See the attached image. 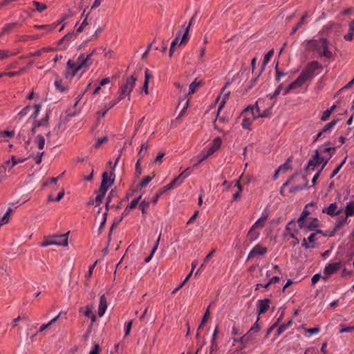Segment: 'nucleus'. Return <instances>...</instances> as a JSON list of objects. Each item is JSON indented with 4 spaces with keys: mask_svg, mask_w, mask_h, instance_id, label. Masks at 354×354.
I'll return each instance as SVG.
<instances>
[{
    "mask_svg": "<svg viewBox=\"0 0 354 354\" xmlns=\"http://www.w3.org/2000/svg\"><path fill=\"white\" fill-rule=\"evenodd\" d=\"M335 150V147H328L326 145H321L315 150L312 158L308 160L306 169L314 170L315 167L322 164L321 170H323Z\"/></svg>",
    "mask_w": 354,
    "mask_h": 354,
    "instance_id": "obj_1",
    "label": "nucleus"
},
{
    "mask_svg": "<svg viewBox=\"0 0 354 354\" xmlns=\"http://www.w3.org/2000/svg\"><path fill=\"white\" fill-rule=\"evenodd\" d=\"M263 103V100L259 99L254 106L251 108L248 107L244 111V114L245 115L244 118L242 120L241 126L245 129H250V127L252 124V121L256 118H266L268 117L270 113V109H266L261 111L260 108L261 104Z\"/></svg>",
    "mask_w": 354,
    "mask_h": 354,
    "instance_id": "obj_2",
    "label": "nucleus"
},
{
    "mask_svg": "<svg viewBox=\"0 0 354 354\" xmlns=\"http://www.w3.org/2000/svg\"><path fill=\"white\" fill-rule=\"evenodd\" d=\"M92 63L93 61L91 59V55L84 56V54H80L76 62H74L71 59H68L67 62L66 77H73L80 70L86 71L91 66Z\"/></svg>",
    "mask_w": 354,
    "mask_h": 354,
    "instance_id": "obj_3",
    "label": "nucleus"
},
{
    "mask_svg": "<svg viewBox=\"0 0 354 354\" xmlns=\"http://www.w3.org/2000/svg\"><path fill=\"white\" fill-rule=\"evenodd\" d=\"M328 44L326 39H318L306 41L304 45L306 50L317 54L319 57L330 59L333 54L328 49Z\"/></svg>",
    "mask_w": 354,
    "mask_h": 354,
    "instance_id": "obj_4",
    "label": "nucleus"
},
{
    "mask_svg": "<svg viewBox=\"0 0 354 354\" xmlns=\"http://www.w3.org/2000/svg\"><path fill=\"white\" fill-rule=\"evenodd\" d=\"M69 232L53 236H48L44 238V241L40 243L41 247L50 245L66 246L68 245V235Z\"/></svg>",
    "mask_w": 354,
    "mask_h": 354,
    "instance_id": "obj_5",
    "label": "nucleus"
},
{
    "mask_svg": "<svg viewBox=\"0 0 354 354\" xmlns=\"http://www.w3.org/2000/svg\"><path fill=\"white\" fill-rule=\"evenodd\" d=\"M137 78V75L133 74L127 79L126 83L122 85L119 89V100H122L126 97H128L129 100H130V95L136 85Z\"/></svg>",
    "mask_w": 354,
    "mask_h": 354,
    "instance_id": "obj_6",
    "label": "nucleus"
},
{
    "mask_svg": "<svg viewBox=\"0 0 354 354\" xmlns=\"http://www.w3.org/2000/svg\"><path fill=\"white\" fill-rule=\"evenodd\" d=\"M322 70V66L318 62L313 61L308 64L307 66L302 72L308 80H312L320 73Z\"/></svg>",
    "mask_w": 354,
    "mask_h": 354,
    "instance_id": "obj_7",
    "label": "nucleus"
},
{
    "mask_svg": "<svg viewBox=\"0 0 354 354\" xmlns=\"http://www.w3.org/2000/svg\"><path fill=\"white\" fill-rule=\"evenodd\" d=\"M259 319H260V317H258L255 323L253 324V326L251 327V328L245 334V338H246V344H252L257 339L258 334L260 331V326L259 324Z\"/></svg>",
    "mask_w": 354,
    "mask_h": 354,
    "instance_id": "obj_8",
    "label": "nucleus"
},
{
    "mask_svg": "<svg viewBox=\"0 0 354 354\" xmlns=\"http://www.w3.org/2000/svg\"><path fill=\"white\" fill-rule=\"evenodd\" d=\"M354 214V201L350 200L347 203L344 211V216H341L339 218V223L343 224L347 223L348 216H351Z\"/></svg>",
    "mask_w": 354,
    "mask_h": 354,
    "instance_id": "obj_9",
    "label": "nucleus"
},
{
    "mask_svg": "<svg viewBox=\"0 0 354 354\" xmlns=\"http://www.w3.org/2000/svg\"><path fill=\"white\" fill-rule=\"evenodd\" d=\"M229 82L226 83L225 86L222 89V92L221 94L217 97L216 101L219 102L218 107V114L220 113V111L223 109V108L225 106V104L230 96V92H226L225 93V90L228 86Z\"/></svg>",
    "mask_w": 354,
    "mask_h": 354,
    "instance_id": "obj_10",
    "label": "nucleus"
},
{
    "mask_svg": "<svg viewBox=\"0 0 354 354\" xmlns=\"http://www.w3.org/2000/svg\"><path fill=\"white\" fill-rule=\"evenodd\" d=\"M343 208L338 207L335 203H330L328 207L324 208L322 213L327 214L330 216H335L339 214L342 212Z\"/></svg>",
    "mask_w": 354,
    "mask_h": 354,
    "instance_id": "obj_11",
    "label": "nucleus"
},
{
    "mask_svg": "<svg viewBox=\"0 0 354 354\" xmlns=\"http://www.w3.org/2000/svg\"><path fill=\"white\" fill-rule=\"evenodd\" d=\"M342 267V263L340 262H335L328 263L325 266L324 268V274L326 275V277H322L323 279H326L328 276H330L337 271H338Z\"/></svg>",
    "mask_w": 354,
    "mask_h": 354,
    "instance_id": "obj_12",
    "label": "nucleus"
},
{
    "mask_svg": "<svg viewBox=\"0 0 354 354\" xmlns=\"http://www.w3.org/2000/svg\"><path fill=\"white\" fill-rule=\"evenodd\" d=\"M188 169H189V168H187L186 169H185L177 177H176L174 179H173L170 182V183L168 184L171 189L176 187L180 186V185H181L183 183L185 179L187 176H189V174H187L184 176V174H185Z\"/></svg>",
    "mask_w": 354,
    "mask_h": 354,
    "instance_id": "obj_13",
    "label": "nucleus"
},
{
    "mask_svg": "<svg viewBox=\"0 0 354 354\" xmlns=\"http://www.w3.org/2000/svg\"><path fill=\"white\" fill-rule=\"evenodd\" d=\"M270 301L269 299H259L257 301V307L259 316L265 313L268 310Z\"/></svg>",
    "mask_w": 354,
    "mask_h": 354,
    "instance_id": "obj_14",
    "label": "nucleus"
},
{
    "mask_svg": "<svg viewBox=\"0 0 354 354\" xmlns=\"http://www.w3.org/2000/svg\"><path fill=\"white\" fill-rule=\"evenodd\" d=\"M266 247L261 246L260 245H255L250 252L248 259L258 255H263L267 252Z\"/></svg>",
    "mask_w": 354,
    "mask_h": 354,
    "instance_id": "obj_15",
    "label": "nucleus"
},
{
    "mask_svg": "<svg viewBox=\"0 0 354 354\" xmlns=\"http://www.w3.org/2000/svg\"><path fill=\"white\" fill-rule=\"evenodd\" d=\"M198 11H196L195 14L194 15V16L191 18L189 22V24L187 25V26L185 28V31H184V33L181 37V39H180V44H186L188 40H189V29H190V27L192 26V25L193 24L194 21V19L198 14Z\"/></svg>",
    "mask_w": 354,
    "mask_h": 354,
    "instance_id": "obj_16",
    "label": "nucleus"
},
{
    "mask_svg": "<svg viewBox=\"0 0 354 354\" xmlns=\"http://www.w3.org/2000/svg\"><path fill=\"white\" fill-rule=\"evenodd\" d=\"M222 140L219 137L215 138L212 142L211 147L209 148V149L207 151L206 155L209 157L211 155H212L215 151H216L221 145Z\"/></svg>",
    "mask_w": 354,
    "mask_h": 354,
    "instance_id": "obj_17",
    "label": "nucleus"
},
{
    "mask_svg": "<svg viewBox=\"0 0 354 354\" xmlns=\"http://www.w3.org/2000/svg\"><path fill=\"white\" fill-rule=\"evenodd\" d=\"M295 226V221L293 220L290 221L286 227V232L284 233V236L289 239V238H293L297 239V243H299V240L295 236V232L293 230V227Z\"/></svg>",
    "mask_w": 354,
    "mask_h": 354,
    "instance_id": "obj_18",
    "label": "nucleus"
},
{
    "mask_svg": "<svg viewBox=\"0 0 354 354\" xmlns=\"http://www.w3.org/2000/svg\"><path fill=\"white\" fill-rule=\"evenodd\" d=\"M102 178L101 184L103 185V186H108L110 187L114 183L115 180V174H111V175L109 176L108 173L106 171H104L102 174Z\"/></svg>",
    "mask_w": 354,
    "mask_h": 354,
    "instance_id": "obj_19",
    "label": "nucleus"
},
{
    "mask_svg": "<svg viewBox=\"0 0 354 354\" xmlns=\"http://www.w3.org/2000/svg\"><path fill=\"white\" fill-rule=\"evenodd\" d=\"M107 308L106 298L104 295H102L100 298V303L98 306V315L102 317Z\"/></svg>",
    "mask_w": 354,
    "mask_h": 354,
    "instance_id": "obj_20",
    "label": "nucleus"
},
{
    "mask_svg": "<svg viewBox=\"0 0 354 354\" xmlns=\"http://www.w3.org/2000/svg\"><path fill=\"white\" fill-rule=\"evenodd\" d=\"M93 305H88L85 307L84 310L82 308L80 309V313H83L86 317H90L91 322L94 323L96 321V316L92 313Z\"/></svg>",
    "mask_w": 354,
    "mask_h": 354,
    "instance_id": "obj_21",
    "label": "nucleus"
},
{
    "mask_svg": "<svg viewBox=\"0 0 354 354\" xmlns=\"http://www.w3.org/2000/svg\"><path fill=\"white\" fill-rule=\"evenodd\" d=\"M322 231L321 230H317V232H313V233H311L310 234V236L308 237V239H304L303 240V243H302V246L304 247L306 249H308V248H313V246L310 245L308 243H307V241H308V243H313L316 239H315V236L317 234H319L321 233Z\"/></svg>",
    "mask_w": 354,
    "mask_h": 354,
    "instance_id": "obj_22",
    "label": "nucleus"
},
{
    "mask_svg": "<svg viewBox=\"0 0 354 354\" xmlns=\"http://www.w3.org/2000/svg\"><path fill=\"white\" fill-rule=\"evenodd\" d=\"M308 80V79L305 75V74L303 72H301V74L298 76V77L294 82H292L291 84H292V86L295 88H297L298 87L301 86L303 85V84Z\"/></svg>",
    "mask_w": 354,
    "mask_h": 354,
    "instance_id": "obj_23",
    "label": "nucleus"
},
{
    "mask_svg": "<svg viewBox=\"0 0 354 354\" xmlns=\"http://www.w3.org/2000/svg\"><path fill=\"white\" fill-rule=\"evenodd\" d=\"M318 220L316 218H310L308 220H306L304 223V227L309 230H313L318 227Z\"/></svg>",
    "mask_w": 354,
    "mask_h": 354,
    "instance_id": "obj_24",
    "label": "nucleus"
},
{
    "mask_svg": "<svg viewBox=\"0 0 354 354\" xmlns=\"http://www.w3.org/2000/svg\"><path fill=\"white\" fill-rule=\"evenodd\" d=\"M259 236V232L257 230V227L252 225L248 234V239L250 240V241L252 242L257 240Z\"/></svg>",
    "mask_w": 354,
    "mask_h": 354,
    "instance_id": "obj_25",
    "label": "nucleus"
},
{
    "mask_svg": "<svg viewBox=\"0 0 354 354\" xmlns=\"http://www.w3.org/2000/svg\"><path fill=\"white\" fill-rule=\"evenodd\" d=\"M17 26L16 23H10L6 24L0 31V37H3L6 35L9 34Z\"/></svg>",
    "mask_w": 354,
    "mask_h": 354,
    "instance_id": "obj_26",
    "label": "nucleus"
},
{
    "mask_svg": "<svg viewBox=\"0 0 354 354\" xmlns=\"http://www.w3.org/2000/svg\"><path fill=\"white\" fill-rule=\"evenodd\" d=\"M268 217V214L266 212H263L261 216L254 223L253 226L257 228H263Z\"/></svg>",
    "mask_w": 354,
    "mask_h": 354,
    "instance_id": "obj_27",
    "label": "nucleus"
},
{
    "mask_svg": "<svg viewBox=\"0 0 354 354\" xmlns=\"http://www.w3.org/2000/svg\"><path fill=\"white\" fill-rule=\"evenodd\" d=\"M180 32H178L176 37L173 39L171 44L170 49H169V57L172 56L173 52L174 51L176 46H180V41L179 42Z\"/></svg>",
    "mask_w": 354,
    "mask_h": 354,
    "instance_id": "obj_28",
    "label": "nucleus"
},
{
    "mask_svg": "<svg viewBox=\"0 0 354 354\" xmlns=\"http://www.w3.org/2000/svg\"><path fill=\"white\" fill-rule=\"evenodd\" d=\"M309 214H310V212L306 209V207L305 209L303 210L301 216H299V218L297 220V223H298L300 228L304 227V223H306L305 218Z\"/></svg>",
    "mask_w": 354,
    "mask_h": 354,
    "instance_id": "obj_29",
    "label": "nucleus"
},
{
    "mask_svg": "<svg viewBox=\"0 0 354 354\" xmlns=\"http://www.w3.org/2000/svg\"><path fill=\"white\" fill-rule=\"evenodd\" d=\"M201 84V81H198L197 79H195L190 84L189 87L188 94L191 95L195 93V91L198 89Z\"/></svg>",
    "mask_w": 354,
    "mask_h": 354,
    "instance_id": "obj_30",
    "label": "nucleus"
},
{
    "mask_svg": "<svg viewBox=\"0 0 354 354\" xmlns=\"http://www.w3.org/2000/svg\"><path fill=\"white\" fill-rule=\"evenodd\" d=\"M160 239V235L158 236V239L156 240V243H155V245H153V248H152V250H151V253H150L149 256H148L147 257H146V258L145 259V263H149V262L151 260V259H152V257H153V254H155V252H156V250H157V249H158V245H159Z\"/></svg>",
    "mask_w": 354,
    "mask_h": 354,
    "instance_id": "obj_31",
    "label": "nucleus"
},
{
    "mask_svg": "<svg viewBox=\"0 0 354 354\" xmlns=\"http://www.w3.org/2000/svg\"><path fill=\"white\" fill-rule=\"evenodd\" d=\"M292 325V320H289L286 324H282L279 326L277 331V336L281 335L285 330H286Z\"/></svg>",
    "mask_w": 354,
    "mask_h": 354,
    "instance_id": "obj_32",
    "label": "nucleus"
},
{
    "mask_svg": "<svg viewBox=\"0 0 354 354\" xmlns=\"http://www.w3.org/2000/svg\"><path fill=\"white\" fill-rule=\"evenodd\" d=\"M307 13L303 15L299 22L295 27L292 28L290 35L295 34L297 31V30H299L304 24V20L307 17Z\"/></svg>",
    "mask_w": 354,
    "mask_h": 354,
    "instance_id": "obj_33",
    "label": "nucleus"
},
{
    "mask_svg": "<svg viewBox=\"0 0 354 354\" xmlns=\"http://www.w3.org/2000/svg\"><path fill=\"white\" fill-rule=\"evenodd\" d=\"M354 35V21L349 24V32L344 35V39L347 41H351Z\"/></svg>",
    "mask_w": 354,
    "mask_h": 354,
    "instance_id": "obj_34",
    "label": "nucleus"
},
{
    "mask_svg": "<svg viewBox=\"0 0 354 354\" xmlns=\"http://www.w3.org/2000/svg\"><path fill=\"white\" fill-rule=\"evenodd\" d=\"M16 53L15 52L8 50H3L0 49V59H5L10 56L15 55Z\"/></svg>",
    "mask_w": 354,
    "mask_h": 354,
    "instance_id": "obj_35",
    "label": "nucleus"
},
{
    "mask_svg": "<svg viewBox=\"0 0 354 354\" xmlns=\"http://www.w3.org/2000/svg\"><path fill=\"white\" fill-rule=\"evenodd\" d=\"M39 149H43L45 145V138L42 135H37L35 140Z\"/></svg>",
    "mask_w": 354,
    "mask_h": 354,
    "instance_id": "obj_36",
    "label": "nucleus"
},
{
    "mask_svg": "<svg viewBox=\"0 0 354 354\" xmlns=\"http://www.w3.org/2000/svg\"><path fill=\"white\" fill-rule=\"evenodd\" d=\"M140 198L141 196H139L133 199L129 205L125 208V212L130 211L131 209L135 208L138 205Z\"/></svg>",
    "mask_w": 354,
    "mask_h": 354,
    "instance_id": "obj_37",
    "label": "nucleus"
},
{
    "mask_svg": "<svg viewBox=\"0 0 354 354\" xmlns=\"http://www.w3.org/2000/svg\"><path fill=\"white\" fill-rule=\"evenodd\" d=\"M274 54V50L272 49L269 50L264 56L263 61V70L265 68V66L267 65V64L270 62L272 56Z\"/></svg>",
    "mask_w": 354,
    "mask_h": 354,
    "instance_id": "obj_38",
    "label": "nucleus"
},
{
    "mask_svg": "<svg viewBox=\"0 0 354 354\" xmlns=\"http://www.w3.org/2000/svg\"><path fill=\"white\" fill-rule=\"evenodd\" d=\"M12 209L9 207L3 216L0 218V222L2 225L6 224L9 221V216L12 212Z\"/></svg>",
    "mask_w": 354,
    "mask_h": 354,
    "instance_id": "obj_39",
    "label": "nucleus"
},
{
    "mask_svg": "<svg viewBox=\"0 0 354 354\" xmlns=\"http://www.w3.org/2000/svg\"><path fill=\"white\" fill-rule=\"evenodd\" d=\"M192 274V272H190L187 275V277H185L184 281L183 282H181V283L178 287H176V288H174L173 290V291L171 292V294L176 293L180 288H182L183 287V286L187 283V281L189 279V278L191 277Z\"/></svg>",
    "mask_w": 354,
    "mask_h": 354,
    "instance_id": "obj_40",
    "label": "nucleus"
},
{
    "mask_svg": "<svg viewBox=\"0 0 354 354\" xmlns=\"http://www.w3.org/2000/svg\"><path fill=\"white\" fill-rule=\"evenodd\" d=\"M32 3L35 7V10L39 12H41L46 9V6L44 3L36 1H34Z\"/></svg>",
    "mask_w": 354,
    "mask_h": 354,
    "instance_id": "obj_41",
    "label": "nucleus"
},
{
    "mask_svg": "<svg viewBox=\"0 0 354 354\" xmlns=\"http://www.w3.org/2000/svg\"><path fill=\"white\" fill-rule=\"evenodd\" d=\"M31 109V106L30 105H27L26 107H24V109H22L18 113L17 115V117L19 118V120H21L22 118H24V116H26L29 110Z\"/></svg>",
    "mask_w": 354,
    "mask_h": 354,
    "instance_id": "obj_42",
    "label": "nucleus"
},
{
    "mask_svg": "<svg viewBox=\"0 0 354 354\" xmlns=\"http://www.w3.org/2000/svg\"><path fill=\"white\" fill-rule=\"evenodd\" d=\"M149 206V203L148 201H146L145 200H144L140 203L139 208L141 209L142 213L143 214L146 213Z\"/></svg>",
    "mask_w": 354,
    "mask_h": 354,
    "instance_id": "obj_43",
    "label": "nucleus"
},
{
    "mask_svg": "<svg viewBox=\"0 0 354 354\" xmlns=\"http://www.w3.org/2000/svg\"><path fill=\"white\" fill-rule=\"evenodd\" d=\"M155 175L153 174L151 176H145L143 180L140 183V185L142 187H146L151 181V180L154 178Z\"/></svg>",
    "mask_w": 354,
    "mask_h": 354,
    "instance_id": "obj_44",
    "label": "nucleus"
},
{
    "mask_svg": "<svg viewBox=\"0 0 354 354\" xmlns=\"http://www.w3.org/2000/svg\"><path fill=\"white\" fill-rule=\"evenodd\" d=\"M33 27H34V28H36V29L46 30V31H48V32L51 31L55 28V26H54L53 27H50V25H35Z\"/></svg>",
    "mask_w": 354,
    "mask_h": 354,
    "instance_id": "obj_45",
    "label": "nucleus"
},
{
    "mask_svg": "<svg viewBox=\"0 0 354 354\" xmlns=\"http://www.w3.org/2000/svg\"><path fill=\"white\" fill-rule=\"evenodd\" d=\"M26 160V158H18V159H17L14 156H12V157H11L12 164H11V166H10V169H12L13 167H15L18 163L24 162Z\"/></svg>",
    "mask_w": 354,
    "mask_h": 354,
    "instance_id": "obj_46",
    "label": "nucleus"
},
{
    "mask_svg": "<svg viewBox=\"0 0 354 354\" xmlns=\"http://www.w3.org/2000/svg\"><path fill=\"white\" fill-rule=\"evenodd\" d=\"M209 307H208L205 313V315L201 320V324L200 326H198V330H200L201 328V327L205 324V322H207V319L208 318V317L209 316Z\"/></svg>",
    "mask_w": 354,
    "mask_h": 354,
    "instance_id": "obj_47",
    "label": "nucleus"
},
{
    "mask_svg": "<svg viewBox=\"0 0 354 354\" xmlns=\"http://www.w3.org/2000/svg\"><path fill=\"white\" fill-rule=\"evenodd\" d=\"M336 124H337V120H333L330 122L326 124L322 129L323 132L324 133V132H326V131L330 130L335 126Z\"/></svg>",
    "mask_w": 354,
    "mask_h": 354,
    "instance_id": "obj_48",
    "label": "nucleus"
},
{
    "mask_svg": "<svg viewBox=\"0 0 354 354\" xmlns=\"http://www.w3.org/2000/svg\"><path fill=\"white\" fill-rule=\"evenodd\" d=\"M275 71H276V81H277V82H280V80H281V78L282 77L286 76V74H287L286 73L280 72V71H279V69H278V66H277H277H276V67H275Z\"/></svg>",
    "mask_w": 354,
    "mask_h": 354,
    "instance_id": "obj_49",
    "label": "nucleus"
},
{
    "mask_svg": "<svg viewBox=\"0 0 354 354\" xmlns=\"http://www.w3.org/2000/svg\"><path fill=\"white\" fill-rule=\"evenodd\" d=\"M132 324H133V321L132 320H130L128 322H127L125 324V326H124V330H125V336H127L129 335V334L130 333V331H131V327H132Z\"/></svg>",
    "mask_w": 354,
    "mask_h": 354,
    "instance_id": "obj_50",
    "label": "nucleus"
},
{
    "mask_svg": "<svg viewBox=\"0 0 354 354\" xmlns=\"http://www.w3.org/2000/svg\"><path fill=\"white\" fill-rule=\"evenodd\" d=\"M101 349L98 344H95L88 354H100Z\"/></svg>",
    "mask_w": 354,
    "mask_h": 354,
    "instance_id": "obj_51",
    "label": "nucleus"
},
{
    "mask_svg": "<svg viewBox=\"0 0 354 354\" xmlns=\"http://www.w3.org/2000/svg\"><path fill=\"white\" fill-rule=\"evenodd\" d=\"M109 188V187L108 186H105V185L103 186V185L101 184L100 185V189H99V190L97 192V194H101V195L104 196L106 193V192L108 191Z\"/></svg>",
    "mask_w": 354,
    "mask_h": 354,
    "instance_id": "obj_52",
    "label": "nucleus"
},
{
    "mask_svg": "<svg viewBox=\"0 0 354 354\" xmlns=\"http://www.w3.org/2000/svg\"><path fill=\"white\" fill-rule=\"evenodd\" d=\"M109 188V187L108 186H105V185L103 186V185L101 184L100 185V189H99V190L97 192V194H101V195L104 196L106 193V192L108 191Z\"/></svg>",
    "mask_w": 354,
    "mask_h": 354,
    "instance_id": "obj_53",
    "label": "nucleus"
},
{
    "mask_svg": "<svg viewBox=\"0 0 354 354\" xmlns=\"http://www.w3.org/2000/svg\"><path fill=\"white\" fill-rule=\"evenodd\" d=\"M109 188V187L108 186H105V185L103 186V185L101 184L100 185V189H99V190L97 192V194H101V195L104 196L106 193V192L108 191Z\"/></svg>",
    "mask_w": 354,
    "mask_h": 354,
    "instance_id": "obj_54",
    "label": "nucleus"
},
{
    "mask_svg": "<svg viewBox=\"0 0 354 354\" xmlns=\"http://www.w3.org/2000/svg\"><path fill=\"white\" fill-rule=\"evenodd\" d=\"M121 100H119L118 97L116 99L111 100L108 105H106V107L109 110L115 105H116Z\"/></svg>",
    "mask_w": 354,
    "mask_h": 354,
    "instance_id": "obj_55",
    "label": "nucleus"
},
{
    "mask_svg": "<svg viewBox=\"0 0 354 354\" xmlns=\"http://www.w3.org/2000/svg\"><path fill=\"white\" fill-rule=\"evenodd\" d=\"M41 105L40 104H35L34 106V108H35V112L32 113V115H31L32 118H33L34 119L36 118L39 113V111H40V109H41Z\"/></svg>",
    "mask_w": 354,
    "mask_h": 354,
    "instance_id": "obj_56",
    "label": "nucleus"
},
{
    "mask_svg": "<svg viewBox=\"0 0 354 354\" xmlns=\"http://www.w3.org/2000/svg\"><path fill=\"white\" fill-rule=\"evenodd\" d=\"M215 252V250H212L205 258L203 263L201 265V268H204L206 263L208 262L212 254Z\"/></svg>",
    "mask_w": 354,
    "mask_h": 354,
    "instance_id": "obj_57",
    "label": "nucleus"
},
{
    "mask_svg": "<svg viewBox=\"0 0 354 354\" xmlns=\"http://www.w3.org/2000/svg\"><path fill=\"white\" fill-rule=\"evenodd\" d=\"M319 331H320V328L319 327L308 328L306 330V332L310 333V335L317 334Z\"/></svg>",
    "mask_w": 354,
    "mask_h": 354,
    "instance_id": "obj_58",
    "label": "nucleus"
},
{
    "mask_svg": "<svg viewBox=\"0 0 354 354\" xmlns=\"http://www.w3.org/2000/svg\"><path fill=\"white\" fill-rule=\"evenodd\" d=\"M331 113L330 112L329 110L326 109V111H324V113H322V115L321 117V120L322 121H326L330 115Z\"/></svg>",
    "mask_w": 354,
    "mask_h": 354,
    "instance_id": "obj_59",
    "label": "nucleus"
},
{
    "mask_svg": "<svg viewBox=\"0 0 354 354\" xmlns=\"http://www.w3.org/2000/svg\"><path fill=\"white\" fill-rule=\"evenodd\" d=\"M188 106H189V100H187L183 106V109L181 110V111L180 112V113L178 114V116L177 118H181L185 113V111H187V108H188Z\"/></svg>",
    "mask_w": 354,
    "mask_h": 354,
    "instance_id": "obj_60",
    "label": "nucleus"
},
{
    "mask_svg": "<svg viewBox=\"0 0 354 354\" xmlns=\"http://www.w3.org/2000/svg\"><path fill=\"white\" fill-rule=\"evenodd\" d=\"M289 169H290L289 164L288 163V162H286L278 167V171H286L288 170Z\"/></svg>",
    "mask_w": 354,
    "mask_h": 354,
    "instance_id": "obj_61",
    "label": "nucleus"
},
{
    "mask_svg": "<svg viewBox=\"0 0 354 354\" xmlns=\"http://www.w3.org/2000/svg\"><path fill=\"white\" fill-rule=\"evenodd\" d=\"M283 88V84H279V85L277 86V88L275 89L274 93L271 95V98H274L276 96H277L280 93L281 89Z\"/></svg>",
    "mask_w": 354,
    "mask_h": 354,
    "instance_id": "obj_62",
    "label": "nucleus"
},
{
    "mask_svg": "<svg viewBox=\"0 0 354 354\" xmlns=\"http://www.w3.org/2000/svg\"><path fill=\"white\" fill-rule=\"evenodd\" d=\"M104 197V196L97 193V196L95 199V206L99 205L102 202Z\"/></svg>",
    "mask_w": 354,
    "mask_h": 354,
    "instance_id": "obj_63",
    "label": "nucleus"
},
{
    "mask_svg": "<svg viewBox=\"0 0 354 354\" xmlns=\"http://www.w3.org/2000/svg\"><path fill=\"white\" fill-rule=\"evenodd\" d=\"M107 140V137L104 136L103 138H99L97 140V142L95 144V147H99L101 145H102L104 142Z\"/></svg>",
    "mask_w": 354,
    "mask_h": 354,
    "instance_id": "obj_64",
    "label": "nucleus"
}]
</instances>
